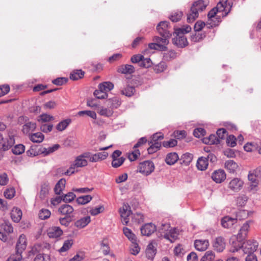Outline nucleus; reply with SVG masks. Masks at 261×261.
I'll use <instances>...</instances> for the list:
<instances>
[{
  "label": "nucleus",
  "mask_w": 261,
  "mask_h": 261,
  "mask_svg": "<svg viewBox=\"0 0 261 261\" xmlns=\"http://www.w3.org/2000/svg\"><path fill=\"white\" fill-rule=\"evenodd\" d=\"M228 0H220L217 4V7L212 9L207 14V24L210 25L208 28L215 27L219 25L221 22V16L218 15V12H222L223 17L226 16L230 12L231 5L227 3Z\"/></svg>",
  "instance_id": "f257e3e1"
},
{
  "label": "nucleus",
  "mask_w": 261,
  "mask_h": 261,
  "mask_svg": "<svg viewBox=\"0 0 261 261\" xmlns=\"http://www.w3.org/2000/svg\"><path fill=\"white\" fill-rule=\"evenodd\" d=\"M129 207L124 205L122 208L120 209V213L121 217V221L123 224L127 225L129 222V217L131 214L132 222L133 223L139 224L144 222V217L143 215L140 213H132L130 210H128L127 208Z\"/></svg>",
  "instance_id": "f03ea898"
},
{
  "label": "nucleus",
  "mask_w": 261,
  "mask_h": 261,
  "mask_svg": "<svg viewBox=\"0 0 261 261\" xmlns=\"http://www.w3.org/2000/svg\"><path fill=\"white\" fill-rule=\"evenodd\" d=\"M208 0H198L193 3L190 13L187 15V21L193 22L198 17L199 13L203 11L208 5Z\"/></svg>",
  "instance_id": "7ed1b4c3"
},
{
  "label": "nucleus",
  "mask_w": 261,
  "mask_h": 261,
  "mask_svg": "<svg viewBox=\"0 0 261 261\" xmlns=\"http://www.w3.org/2000/svg\"><path fill=\"white\" fill-rule=\"evenodd\" d=\"M159 231L163 233V237L173 243L178 238V233L175 228H171L169 224H162Z\"/></svg>",
  "instance_id": "20e7f679"
},
{
  "label": "nucleus",
  "mask_w": 261,
  "mask_h": 261,
  "mask_svg": "<svg viewBox=\"0 0 261 261\" xmlns=\"http://www.w3.org/2000/svg\"><path fill=\"white\" fill-rule=\"evenodd\" d=\"M156 30L163 37L170 38L172 35V29L169 26V22L167 21L160 22L156 26Z\"/></svg>",
  "instance_id": "39448f33"
},
{
  "label": "nucleus",
  "mask_w": 261,
  "mask_h": 261,
  "mask_svg": "<svg viewBox=\"0 0 261 261\" xmlns=\"http://www.w3.org/2000/svg\"><path fill=\"white\" fill-rule=\"evenodd\" d=\"M154 170V164L150 161H145L140 163L138 166L139 172L146 176L150 174Z\"/></svg>",
  "instance_id": "423d86ee"
},
{
  "label": "nucleus",
  "mask_w": 261,
  "mask_h": 261,
  "mask_svg": "<svg viewBox=\"0 0 261 261\" xmlns=\"http://www.w3.org/2000/svg\"><path fill=\"white\" fill-rule=\"evenodd\" d=\"M15 144L13 136H9L8 138L4 139L0 134V150L6 151L9 150Z\"/></svg>",
  "instance_id": "0eeeda50"
},
{
  "label": "nucleus",
  "mask_w": 261,
  "mask_h": 261,
  "mask_svg": "<svg viewBox=\"0 0 261 261\" xmlns=\"http://www.w3.org/2000/svg\"><path fill=\"white\" fill-rule=\"evenodd\" d=\"M244 181L240 178L235 177L231 179L228 185V188L234 192L240 191L243 188Z\"/></svg>",
  "instance_id": "6e6552de"
},
{
  "label": "nucleus",
  "mask_w": 261,
  "mask_h": 261,
  "mask_svg": "<svg viewBox=\"0 0 261 261\" xmlns=\"http://www.w3.org/2000/svg\"><path fill=\"white\" fill-rule=\"evenodd\" d=\"M258 243L254 240H248L243 243L242 249L244 253H254L257 248Z\"/></svg>",
  "instance_id": "1a4fd4ad"
},
{
  "label": "nucleus",
  "mask_w": 261,
  "mask_h": 261,
  "mask_svg": "<svg viewBox=\"0 0 261 261\" xmlns=\"http://www.w3.org/2000/svg\"><path fill=\"white\" fill-rule=\"evenodd\" d=\"M176 36L172 39V43L178 47H184L188 45L187 38L181 34L175 33Z\"/></svg>",
  "instance_id": "9d476101"
},
{
  "label": "nucleus",
  "mask_w": 261,
  "mask_h": 261,
  "mask_svg": "<svg viewBox=\"0 0 261 261\" xmlns=\"http://www.w3.org/2000/svg\"><path fill=\"white\" fill-rule=\"evenodd\" d=\"M27 245V242L25 236L22 234L20 236L16 245V252L21 255L23 251L25 249Z\"/></svg>",
  "instance_id": "9b49d317"
},
{
  "label": "nucleus",
  "mask_w": 261,
  "mask_h": 261,
  "mask_svg": "<svg viewBox=\"0 0 261 261\" xmlns=\"http://www.w3.org/2000/svg\"><path fill=\"white\" fill-rule=\"evenodd\" d=\"M140 230L143 236H149L155 231L156 226L152 223H146L141 227Z\"/></svg>",
  "instance_id": "f8f14e48"
},
{
  "label": "nucleus",
  "mask_w": 261,
  "mask_h": 261,
  "mask_svg": "<svg viewBox=\"0 0 261 261\" xmlns=\"http://www.w3.org/2000/svg\"><path fill=\"white\" fill-rule=\"evenodd\" d=\"M226 175L222 169L215 170L212 175V179L216 183H221L226 179Z\"/></svg>",
  "instance_id": "ddd939ff"
},
{
  "label": "nucleus",
  "mask_w": 261,
  "mask_h": 261,
  "mask_svg": "<svg viewBox=\"0 0 261 261\" xmlns=\"http://www.w3.org/2000/svg\"><path fill=\"white\" fill-rule=\"evenodd\" d=\"M155 245V242L152 241L147 246L145 253L146 257L149 259H152L156 254V249Z\"/></svg>",
  "instance_id": "4468645a"
},
{
  "label": "nucleus",
  "mask_w": 261,
  "mask_h": 261,
  "mask_svg": "<svg viewBox=\"0 0 261 261\" xmlns=\"http://www.w3.org/2000/svg\"><path fill=\"white\" fill-rule=\"evenodd\" d=\"M59 212L65 216H72L74 209L72 206L67 204L61 205L58 210Z\"/></svg>",
  "instance_id": "2eb2a0df"
},
{
  "label": "nucleus",
  "mask_w": 261,
  "mask_h": 261,
  "mask_svg": "<svg viewBox=\"0 0 261 261\" xmlns=\"http://www.w3.org/2000/svg\"><path fill=\"white\" fill-rule=\"evenodd\" d=\"M214 249L218 252H222L225 249V243L224 238L221 237L215 239L213 243Z\"/></svg>",
  "instance_id": "dca6fc26"
},
{
  "label": "nucleus",
  "mask_w": 261,
  "mask_h": 261,
  "mask_svg": "<svg viewBox=\"0 0 261 261\" xmlns=\"http://www.w3.org/2000/svg\"><path fill=\"white\" fill-rule=\"evenodd\" d=\"M47 234L50 238H57L63 234V231L59 227L53 226L49 228Z\"/></svg>",
  "instance_id": "f3484780"
},
{
  "label": "nucleus",
  "mask_w": 261,
  "mask_h": 261,
  "mask_svg": "<svg viewBox=\"0 0 261 261\" xmlns=\"http://www.w3.org/2000/svg\"><path fill=\"white\" fill-rule=\"evenodd\" d=\"M237 222V218H232L229 216H225L221 220L222 226L226 228H229Z\"/></svg>",
  "instance_id": "a211bd4d"
},
{
  "label": "nucleus",
  "mask_w": 261,
  "mask_h": 261,
  "mask_svg": "<svg viewBox=\"0 0 261 261\" xmlns=\"http://www.w3.org/2000/svg\"><path fill=\"white\" fill-rule=\"evenodd\" d=\"M194 245L196 250L203 251H205L209 245V242L207 240H196L195 241Z\"/></svg>",
  "instance_id": "6ab92c4d"
},
{
  "label": "nucleus",
  "mask_w": 261,
  "mask_h": 261,
  "mask_svg": "<svg viewBox=\"0 0 261 261\" xmlns=\"http://www.w3.org/2000/svg\"><path fill=\"white\" fill-rule=\"evenodd\" d=\"M117 71L123 74H132L135 72V67L129 64L122 65L118 68Z\"/></svg>",
  "instance_id": "aec40b11"
},
{
  "label": "nucleus",
  "mask_w": 261,
  "mask_h": 261,
  "mask_svg": "<svg viewBox=\"0 0 261 261\" xmlns=\"http://www.w3.org/2000/svg\"><path fill=\"white\" fill-rule=\"evenodd\" d=\"M22 215V213L21 210L16 207H13L11 212V217L12 220L16 223L20 221Z\"/></svg>",
  "instance_id": "412c9836"
},
{
  "label": "nucleus",
  "mask_w": 261,
  "mask_h": 261,
  "mask_svg": "<svg viewBox=\"0 0 261 261\" xmlns=\"http://www.w3.org/2000/svg\"><path fill=\"white\" fill-rule=\"evenodd\" d=\"M91 221L90 216H86L77 220L74 222V226L79 229L86 227Z\"/></svg>",
  "instance_id": "4be33fe9"
},
{
  "label": "nucleus",
  "mask_w": 261,
  "mask_h": 261,
  "mask_svg": "<svg viewBox=\"0 0 261 261\" xmlns=\"http://www.w3.org/2000/svg\"><path fill=\"white\" fill-rule=\"evenodd\" d=\"M249 227V224L248 222H246L243 224L237 235V239L238 240H243L246 237Z\"/></svg>",
  "instance_id": "5701e85b"
},
{
  "label": "nucleus",
  "mask_w": 261,
  "mask_h": 261,
  "mask_svg": "<svg viewBox=\"0 0 261 261\" xmlns=\"http://www.w3.org/2000/svg\"><path fill=\"white\" fill-rule=\"evenodd\" d=\"M50 189L49 184L47 182H44L41 185V189L39 194V197L41 199H44L48 195Z\"/></svg>",
  "instance_id": "b1692460"
},
{
  "label": "nucleus",
  "mask_w": 261,
  "mask_h": 261,
  "mask_svg": "<svg viewBox=\"0 0 261 261\" xmlns=\"http://www.w3.org/2000/svg\"><path fill=\"white\" fill-rule=\"evenodd\" d=\"M208 165V159L205 157L199 158L196 163V166L198 170L201 171L205 170L207 169Z\"/></svg>",
  "instance_id": "393cba45"
},
{
  "label": "nucleus",
  "mask_w": 261,
  "mask_h": 261,
  "mask_svg": "<svg viewBox=\"0 0 261 261\" xmlns=\"http://www.w3.org/2000/svg\"><path fill=\"white\" fill-rule=\"evenodd\" d=\"M150 146L148 148L147 151L149 154H152L158 151L161 147V142H155L151 141H148Z\"/></svg>",
  "instance_id": "a878e982"
},
{
  "label": "nucleus",
  "mask_w": 261,
  "mask_h": 261,
  "mask_svg": "<svg viewBox=\"0 0 261 261\" xmlns=\"http://www.w3.org/2000/svg\"><path fill=\"white\" fill-rule=\"evenodd\" d=\"M150 146L148 148L147 151L149 154H152L158 151L161 147V142H155L151 141H148Z\"/></svg>",
  "instance_id": "bb28decb"
},
{
  "label": "nucleus",
  "mask_w": 261,
  "mask_h": 261,
  "mask_svg": "<svg viewBox=\"0 0 261 261\" xmlns=\"http://www.w3.org/2000/svg\"><path fill=\"white\" fill-rule=\"evenodd\" d=\"M179 159L178 154L176 152L168 153L165 159L166 163L169 165H174Z\"/></svg>",
  "instance_id": "cd10ccee"
},
{
  "label": "nucleus",
  "mask_w": 261,
  "mask_h": 261,
  "mask_svg": "<svg viewBox=\"0 0 261 261\" xmlns=\"http://www.w3.org/2000/svg\"><path fill=\"white\" fill-rule=\"evenodd\" d=\"M66 180L64 178L60 179L56 184L54 192L56 194L60 195L65 187Z\"/></svg>",
  "instance_id": "c85d7f7f"
},
{
  "label": "nucleus",
  "mask_w": 261,
  "mask_h": 261,
  "mask_svg": "<svg viewBox=\"0 0 261 261\" xmlns=\"http://www.w3.org/2000/svg\"><path fill=\"white\" fill-rule=\"evenodd\" d=\"M206 36L205 32L195 31V33L191 36V40L193 42L202 41Z\"/></svg>",
  "instance_id": "c756f323"
},
{
  "label": "nucleus",
  "mask_w": 261,
  "mask_h": 261,
  "mask_svg": "<svg viewBox=\"0 0 261 261\" xmlns=\"http://www.w3.org/2000/svg\"><path fill=\"white\" fill-rule=\"evenodd\" d=\"M203 142L206 144H218L220 141L215 135H210L208 137L204 138Z\"/></svg>",
  "instance_id": "7c9ffc66"
},
{
  "label": "nucleus",
  "mask_w": 261,
  "mask_h": 261,
  "mask_svg": "<svg viewBox=\"0 0 261 261\" xmlns=\"http://www.w3.org/2000/svg\"><path fill=\"white\" fill-rule=\"evenodd\" d=\"M225 167L230 173H234L238 168L237 164L233 160H228L225 163Z\"/></svg>",
  "instance_id": "2f4dec72"
},
{
  "label": "nucleus",
  "mask_w": 261,
  "mask_h": 261,
  "mask_svg": "<svg viewBox=\"0 0 261 261\" xmlns=\"http://www.w3.org/2000/svg\"><path fill=\"white\" fill-rule=\"evenodd\" d=\"M84 74L85 72L81 69L74 70L71 72L70 78L72 80L76 81L83 78Z\"/></svg>",
  "instance_id": "473e14b6"
},
{
  "label": "nucleus",
  "mask_w": 261,
  "mask_h": 261,
  "mask_svg": "<svg viewBox=\"0 0 261 261\" xmlns=\"http://www.w3.org/2000/svg\"><path fill=\"white\" fill-rule=\"evenodd\" d=\"M29 138L34 143H41L43 141L44 136L41 133L38 132L30 135Z\"/></svg>",
  "instance_id": "72a5a7b5"
},
{
  "label": "nucleus",
  "mask_w": 261,
  "mask_h": 261,
  "mask_svg": "<svg viewBox=\"0 0 261 261\" xmlns=\"http://www.w3.org/2000/svg\"><path fill=\"white\" fill-rule=\"evenodd\" d=\"M36 127V124L34 122H28L23 125L22 132L25 134H28L30 132L34 131Z\"/></svg>",
  "instance_id": "f704fd0d"
},
{
  "label": "nucleus",
  "mask_w": 261,
  "mask_h": 261,
  "mask_svg": "<svg viewBox=\"0 0 261 261\" xmlns=\"http://www.w3.org/2000/svg\"><path fill=\"white\" fill-rule=\"evenodd\" d=\"M136 92L135 88L134 86H130L127 85L126 87L123 88L121 90L122 94L124 95L127 97L133 96Z\"/></svg>",
  "instance_id": "c9c22d12"
},
{
  "label": "nucleus",
  "mask_w": 261,
  "mask_h": 261,
  "mask_svg": "<svg viewBox=\"0 0 261 261\" xmlns=\"http://www.w3.org/2000/svg\"><path fill=\"white\" fill-rule=\"evenodd\" d=\"M123 231L124 235L128 239V240L131 242L137 241V238L136 235L132 232V231L128 228L127 227H124L123 229Z\"/></svg>",
  "instance_id": "e433bc0d"
},
{
  "label": "nucleus",
  "mask_w": 261,
  "mask_h": 261,
  "mask_svg": "<svg viewBox=\"0 0 261 261\" xmlns=\"http://www.w3.org/2000/svg\"><path fill=\"white\" fill-rule=\"evenodd\" d=\"M73 163L76 167H83L88 165L87 161L83 159L81 155H79L76 158Z\"/></svg>",
  "instance_id": "4c0bfd02"
},
{
  "label": "nucleus",
  "mask_w": 261,
  "mask_h": 261,
  "mask_svg": "<svg viewBox=\"0 0 261 261\" xmlns=\"http://www.w3.org/2000/svg\"><path fill=\"white\" fill-rule=\"evenodd\" d=\"M114 88V85L110 82H103L99 84L98 88L102 89L107 93L108 92Z\"/></svg>",
  "instance_id": "58836bf2"
},
{
  "label": "nucleus",
  "mask_w": 261,
  "mask_h": 261,
  "mask_svg": "<svg viewBox=\"0 0 261 261\" xmlns=\"http://www.w3.org/2000/svg\"><path fill=\"white\" fill-rule=\"evenodd\" d=\"M241 241L237 239V240L232 241L230 251L232 252H235L238 251L240 248H242L243 244L241 242Z\"/></svg>",
  "instance_id": "ea45409f"
},
{
  "label": "nucleus",
  "mask_w": 261,
  "mask_h": 261,
  "mask_svg": "<svg viewBox=\"0 0 261 261\" xmlns=\"http://www.w3.org/2000/svg\"><path fill=\"white\" fill-rule=\"evenodd\" d=\"M71 119H67L60 122L56 126V128L59 131L65 130L71 123Z\"/></svg>",
  "instance_id": "a19ab883"
},
{
  "label": "nucleus",
  "mask_w": 261,
  "mask_h": 261,
  "mask_svg": "<svg viewBox=\"0 0 261 261\" xmlns=\"http://www.w3.org/2000/svg\"><path fill=\"white\" fill-rule=\"evenodd\" d=\"M41 153H42L41 151L38 149V146L37 145L32 146L27 151V154L29 156H35Z\"/></svg>",
  "instance_id": "79ce46f5"
},
{
  "label": "nucleus",
  "mask_w": 261,
  "mask_h": 261,
  "mask_svg": "<svg viewBox=\"0 0 261 261\" xmlns=\"http://www.w3.org/2000/svg\"><path fill=\"white\" fill-rule=\"evenodd\" d=\"M167 67L166 64L165 62L162 61L159 64L154 65L153 69L156 73H160L164 71Z\"/></svg>",
  "instance_id": "37998d69"
},
{
  "label": "nucleus",
  "mask_w": 261,
  "mask_h": 261,
  "mask_svg": "<svg viewBox=\"0 0 261 261\" xmlns=\"http://www.w3.org/2000/svg\"><path fill=\"white\" fill-rule=\"evenodd\" d=\"M193 155L190 153L184 154L180 159V163L184 164L186 165H189L192 161Z\"/></svg>",
  "instance_id": "c03bdc74"
},
{
  "label": "nucleus",
  "mask_w": 261,
  "mask_h": 261,
  "mask_svg": "<svg viewBox=\"0 0 261 261\" xmlns=\"http://www.w3.org/2000/svg\"><path fill=\"white\" fill-rule=\"evenodd\" d=\"M92 197L90 195L80 196L76 199V202L79 204H85L90 202Z\"/></svg>",
  "instance_id": "a18cd8bd"
},
{
  "label": "nucleus",
  "mask_w": 261,
  "mask_h": 261,
  "mask_svg": "<svg viewBox=\"0 0 261 261\" xmlns=\"http://www.w3.org/2000/svg\"><path fill=\"white\" fill-rule=\"evenodd\" d=\"M148 46L151 49H156L161 51H165L167 49V47L166 46L156 43H149L148 44Z\"/></svg>",
  "instance_id": "49530a36"
},
{
  "label": "nucleus",
  "mask_w": 261,
  "mask_h": 261,
  "mask_svg": "<svg viewBox=\"0 0 261 261\" xmlns=\"http://www.w3.org/2000/svg\"><path fill=\"white\" fill-rule=\"evenodd\" d=\"M60 147V145L58 144L54 145L51 147H49L48 148H43V150H41V152L44 154V155H47L49 154L54 152L56 150H58Z\"/></svg>",
  "instance_id": "de8ad7c7"
},
{
  "label": "nucleus",
  "mask_w": 261,
  "mask_h": 261,
  "mask_svg": "<svg viewBox=\"0 0 261 261\" xmlns=\"http://www.w3.org/2000/svg\"><path fill=\"white\" fill-rule=\"evenodd\" d=\"M130 253L133 255H137L140 251V248L138 243V240L132 242V245L130 247Z\"/></svg>",
  "instance_id": "09e8293b"
},
{
  "label": "nucleus",
  "mask_w": 261,
  "mask_h": 261,
  "mask_svg": "<svg viewBox=\"0 0 261 261\" xmlns=\"http://www.w3.org/2000/svg\"><path fill=\"white\" fill-rule=\"evenodd\" d=\"M125 160V158L123 156L120 157L119 159H112V166L113 168H117L123 164Z\"/></svg>",
  "instance_id": "8fccbe9b"
},
{
  "label": "nucleus",
  "mask_w": 261,
  "mask_h": 261,
  "mask_svg": "<svg viewBox=\"0 0 261 261\" xmlns=\"http://www.w3.org/2000/svg\"><path fill=\"white\" fill-rule=\"evenodd\" d=\"M43 249V247L41 244H36L32 247L31 251H30L29 255H31V254L37 255L40 253V252L42 251Z\"/></svg>",
  "instance_id": "3c124183"
},
{
  "label": "nucleus",
  "mask_w": 261,
  "mask_h": 261,
  "mask_svg": "<svg viewBox=\"0 0 261 261\" xmlns=\"http://www.w3.org/2000/svg\"><path fill=\"white\" fill-rule=\"evenodd\" d=\"M51 215L50 211L47 209L42 208L39 212V218L41 220L48 219Z\"/></svg>",
  "instance_id": "603ef678"
},
{
  "label": "nucleus",
  "mask_w": 261,
  "mask_h": 261,
  "mask_svg": "<svg viewBox=\"0 0 261 261\" xmlns=\"http://www.w3.org/2000/svg\"><path fill=\"white\" fill-rule=\"evenodd\" d=\"M25 146L22 144H18L12 149L13 153L16 155H19L24 152Z\"/></svg>",
  "instance_id": "864d4df0"
},
{
  "label": "nucleus",
  "mask_w": 261,
  "mask_h": 261,
  "mask_svg": "<svg viewBox=\"0 0 261 261\" xmlns=\"http://www.w3.org/2000/svg\"><path fill=\"white\" fill-rule=\"evenodd\" d=\"M94 95L97 99H101L107 98L108 95V93L99 88L94 92Z\"/></svg>",
  "instance_id": "5fc2aeb1"
},
{
  "label": "nucleus",
  "mask_w": 261,
  "mask_h": 261,
  "mask_svg": "<svg viewBox=\"0 0 261 261\" xmlns=\"http://www.w3.org/2000/svg\"><path fill=\"white\" fill-rule=\"evenodd\" d=\"M34 261H50V258L47 254L39 253L35 257Z\"/></svg>",
  "instance_id": "6e6d98bb"
},
{
  "label": "nucleus",
  "mask_w": 261,
  "mask_h": 261,
  "mask_svg": "<svg viewBox=\"0 0 261 261\" xmlns=\"http://www.w3.org/2000/svg\"><path fill=\"white\" fill-rule=\"evenodd\" d=\"M73 244V240H66L63 246L59 249V251L60 252H65L69 250L70 248L72 246Z\"/></svg>",
  "instance_id": "4d7b16f0"
},
{
  "label": "nucleus",
  "mask_w": 261,
  "mask_h": 261,
  "mask_svg": "<svg viewBox=\"0 0 261 261\" xmlns=\"http://www.w3.org/2000/svg\"><path fill=\"white\" fill-rule=\"evenodd\" d=\"M9 181L7 174L6 172L0 173V186H6Z\"/></svg>",
  "instance_id": "13d9d810"
},
{
  "label": "nucleus",
  "mask_w": 261,
  "mask_h": 261,
  "mask_svg": "<svg viewBox=\"0 0 261 261\" xmlns=\"http://www.w3.org/2000/svg\"><path fill=\"white\" fill-rule=\"evenodd\" d=\"M15 194V190L14 188L7 189L4 193V196L9 199H11L14 197Z\"/></svg>",
  "instance_id": "bf43d9fd"
},
{
  "label": "nucleus",
  "mask_w": 261,
  "mask_h": 261,
  "mask_svg": "<svg viewBox=\"0 0 261 261\" xmlns=\"http://www.w3.org/2000/svg\"><path fill=\"white\" fill-rule=\"evenodd\" d=\"M75 197L76 196L74 193L70 192L66 194L62 195L63 201L65 202H70L73 200Z\"/></svg>",
  "instance_id": "052dcab7"
},
{
  "label": "nucleus",
  "mask_w": 261,
  "mask_h": 261,
  "mask_svg": "<svg viewBox=\"0 0 261 261\" xmlns=\"http://www.w3.org/2000/svg\"><path fill=\"white\" fill-rule=\"evenodd\" d=\"M72 216H65L63 218H60L59 219V221L62 225L67 227L72 221Z\"/></svg>",
  "instance_id": "680f3d73"
},
{
  "label": "nucleus",
  "mask_w": 261,
  "mask_h": 261,
  "mask_svg": "<svg viewBox=\"0 0 261 261\" xmlns=\"http://www.w3.org/2000/svg\"><path fill=\"white\" fill-rule=\"evenodd\" d=\"M110 106L112 109H116L121 105V101L117 97H113L109 99Z\"/></svg>",
  "instance_id": "e2e57ef3"
},
{
  "label": "nucleus",
  "mask_w": 261,
  "mask_h": 261,
  "mask_svg": "<svg viewBox=\"0 0 261 261\" xmlns=\"http://www.w3.org/2000/svg\"><path fill=\"white\" fill-rule=\"evenodd\" d=\"M191 30V27L189 25H187L186 26H184L183 28L175 29L174 33L181 34V35H184L185 34L190 32Z\"/></svg>",
  "instance_id": "0e129e2a"
},
{
  "label": "nucleus",
  "mask_w": 261,
  "mask_h": 261,
  "mask_svg": "<svg viewBox=\"0 0 261 261\" xmlns=\"http://www.w3.org/2000/svg\"><path fill=\"white\" fill-rule=\"evenodd\" d=\"M152 63L150 58H145L142 59L141 62L139 64V66L143 68H149L151 66Z\"/></svg>",
  "instance_id": "69168bd1"
},
{
  "label": "nucleus",
  "mask_w": 261,
  "mask_h": 261,
  "mask_svg": "<svg viewBox=\"0 0 261 261\" xmlns=\"http://www.w3.org/2000/svg\"><path fill=\"white\" fill-rule=\"evenodd\" d=\"M205 130L201 127L196 128L193 131V135L196 138H200L205 135Z\"/></svg>",
  "instance_id": "338daca9"
},
{
  "label": "nucleus",
  "mask_w": 261,
  "mask_h": 261,
  "mask_svg": "<svg viewBox=\"0 0 261 261\" xmlns=\"http://www.w3.org/2000/svg\"><path fill=\"white\" fill-rule=\"evenodd\" d=\"M182 16L181 12H177L172 14L169 18L172 22H176L181 19Z\"/></svg>",
  "instance_id": "774afa93"
}]
</instances>
